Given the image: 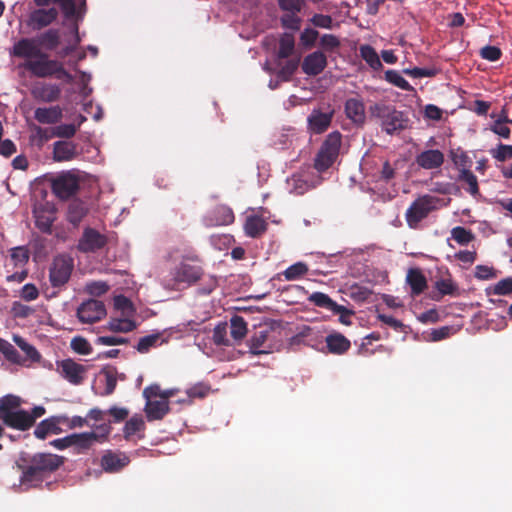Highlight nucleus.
Here are the masks:
<instances>
[{
	"mask_svg": "<svg viewBox=\"0 0 512 512\" xmlns=\"http://www.w3.org/2000/svg\"><path fill=\"white\" fill-rule=\"evenodd\" d=\"M61 44V31L49 28L33 38H21L12 47V55L25 59L23 67L38 78L55 77L72 83L74 77L64 68L62 62L51 59L43 51H55Z\"/></svg>",
	"mask_w": 512,
	"mask_h": 512,
	"instance_id": "1",
	"label": "nucleus"
},
{
	"mask_svg": "<svg viewBox=\"0 0 512 512\" xmlns=\"http://www.w3.org/2000/svg\"><path fill=\"white\" fill-rule=\"evenodd\" d=\"M21 460L23 463H18V468L22 471L20 481L31 487L41 484L64 463V457L51 453H36Z\"/></svg>",
	"mask_w": 512,
	"mask_h": 512,
	"instance_id": "2",
	"label": "nucleus"
},
{
	"mask_svg": "<svg viewBox=\"0 0 512 512\" xmlns=\"http://www.w3.org/2000/svg\"><path fill=\"white\" fill-rule=\"evenodd\" d=\"M36 7H55L58 5L64 15V18L70 22V32L73 35V40L66 46L62 47L57 55L59 58H65L72 54L81 42L79 35V22H81L86 13V1L82 0L79 6L76 5L74 0H33Z\"/></svg>",
	"mask_w": 512,
	"mask_h": 512,
	"instance_id": "3",
	"label": "nucleus"
},
{
	"mask_svg": "<svg viewBox=\"0 0 512 512\" xmlns=\"http://www.w3.org/2000/svg\"><path fill=\"white\" fill-rule=\"evenodd\" d=\"M371 117L380 122V126L387 134L402 131L407 127L408 119L402 111L392 105L375 103L369 107Z\"/></svg>",
	"mask_w": 512,
	"mask_h": 512,
	"instance_id": "4",
	"label": "nucleus"
},
{
	"mask_svg": "<svg viewBox=\"0 0 512 512\" xmlns=\"http://www.w3.org/2000/svg\"><path fill=\"white\" fill-rule=\"evenodd\" d=\"M22 399L19 396L8 394L0 398V420L4 425L19 430L27 426L26 411L20 409Z\"/></svg>",
	"mask_w": 512,
	"mask_h": 512,
	"instance_id": "5",
	"label": "nucleus"
},
{
	"mask_svg": "<svg viewBox=\"0 0 512 512\" xmlns=\"http://www.w3.org/2000/svg\"><path fill=\"white\" fill-rule=\"evenodd\" d=\"M342 143V135L338 131L328 134L322 143L314 162V167L319 172L329 169L338 158Z\"/></svg>",
	"mask_w": 512,
	"mask_h": 512,
	"instance_id": "6",
	"label": "nucleus"
},
{
	"mask_svg": "<svg viewBox=\"0 0 512 512\" xmlns=\"http://www.w3.org/2000/svg\"><path fill=\"white\" fill-rule=\"evenodd\" d=\"M74 260L66 254L54 257L49 268V281L53 288H63L71 278Z\"/></svg>",
	"mask_w": 512,
	"mask_h": 512,
	"instance_id": "7",
	"label": "nucleus"
},
{
	"mask_svg": "<svg viewBox=\"0 0 512 512\" xmlns=\"http://www.w3.org/2000/svg\"><path fill=\"white\" fill-rule=\"evenodd\" d=\"M439 199L431 195H423L412 202L405 213V218L410 228H416L430 212L436 209Z\"/></svg>",
	"mask_w": 512,
	"mask_h": 512,
	"instance_id": "8",
	"label": "nucleus"
},
{
	"mask_svg": "<svg viewBox=\"0 0 512 512\" xmlns=\"http://www.w3.org/2000/svg\"><path fill=\"white\" fill-rule=\"evenodd\" d=\"M279 334L275 329L269 326H260L249 339V348L252 354H267L272 352L278 343Z\"/></svg>",
	"mask_w": 512,
	"mask_h": 512,
	"instance_id": "9",
	"label": "nucleus"
},
{
	"mask_svg": "<svg viewBox=\"0 0 512 512\" xmlns=\"http://www.w3.org/2000/svg\"><path fill=\"white\" fill-rule=\"evenodd\" d=\"M80 188L79 179L71 172H64L52 179V192L61 200L74 196Z\"/></svg>",
	"mask_w": 512,
	"mask_h": 512,
	"instance_id": "10",
	"label": "nucleus"
},
{
	"mask_svg": "<svg viewBox=\"0 0 512 512\" xmlns=\"http://www.w3.org/2000/svg\"><path fill=\"white\" fill-rule=\"evenodd\" d=\"M59 17L56 7H37L28 15L27 26L33 31H41L52 25Z\"/></svg>",
	"mask_w": 512,
	"mask_h": 512,
	"instance_id": "11",
	"label": "nucleus"
},
{
	"mask_svg": "<svg viewBox=\"0 0 512 512\" xmlns=\"http://www.w3.org/2000/svg\"><path fill=\"white\" fill-rule=\"evenodd\" d=\"M107 243L108 238L105 234L94 228L86 227L78 241L77 249L84 253H93L104 248Z\"/></svg>",
	"mask_w": 512,
	"mask_h": 512,
	"instance_id": "12",
	"label": "nucleus"
},
{
	"mask_svg": "<svg viewBox=\"0 0 512 512\" xmlns=\"http://www.w3.org/2000/svg\"><path fill=\"white\" fill-rule=\"evenodd\" d=\"M33 99L40 103H54L60 100L62 87L52 82H36L30 90Z\"/></svg>",
	"mask_w": 512,
	"mask_h": 512,
	"instance_id": "13",
	"label": "nucleus"
},
{
	"mask_svg": "<svg viewBox=\"0 0 512 512\" xmlns=\"http://www.w3.org/2000/svg\"><path fill=\"white\" fill-rule=\"evenodd\" d=\"M56 365L59 374L69 383L80 385L84 381L87 372V368L84 365L70 358L57 361Z\"/></svg>",
	"mask_w": 512,
	"mask_h": 512,
	"instance_id": "14",
	"label": "nucleus"
},
{
	"mask_svg": "<svg viewBox=\"0 0 512 512\" xmlns=\"http://www.w3.org/2000/svg\"><path fill=\"white\" fill-rule=\"evenodd\" d=\"M106 316V308L102 301L89 299L77 309V317L82 323H95Z\"/></svg>",
	"mask_w": 512,
	"mask_h": 512,
	"instance_id": "15",
	"label": "nucleus"
},
{
	"mask_svg": "<svg viewBox=\"0 0 512 512\" xmlns=\"http://www.w3.org/2000/svg\"><path fill=\"white\" fill-rule=\"evenodd\" d=\"M33 215L36 227L43 233L50 234L55 221V208L49 203L34 206Z\"/></svg>",
	"mask_w": 512,
	"mask_h": 512,
	"instance_id": "16",
	"label": "nucleus"
},
{
	"mask_svg": "<svg viewBox=\"0 0 512 512\" xmlns=\"http://www.w3.org/2000/svg\"><path fill=\"white\" fill-rule=\"evenodd\" d=\"M130 463V458L125 452L106 450L101 457L100 465L107 473L120 472Z\"/></svg>",
	"mask_w": 512,
	"mask_h": 512,
	"instance_id": "17",
	"label": "nucleus"
},
{
	"mask_svg": "<svg viewBox=\"0 0 512 512\" xmlns=\"http://www.w3.org/2000/svg\"><path fill=\"white\" fill-rule=\"evenodd\" d=\"M346 117L357 127H362L366 122L365 104L361 97L348 98L344 103Z\"/></svg>",
	"mask_w": 512,
	"mask_h": 512,
	"instance_id": "18",
	"label": "nucleus"
},
{
	"mask_svg": "<svg viewBox=\"0 0 512 512\" xmlns=\"http://www.w3.org/2000/svg\"><path fill=\"white\" fill-rule=\"evenodd\" d=\"M235 216L233 210L227 205H217L204 218V223L208 227L230 225L234 222Z\"/></svg>",
	"mask_w": 512,
	"mask_h": 512,
	"instance_id": "19",
	"label": "nucleus"
},
{
	"mask_svg": "<svg viewBox=\"0 0 512 512\" xmlns=\"http://www.w3.org/2000/svg\"><path fill=\"white\" fill-rule=\"evenodd\" d=\"M68 421L67 416H51L42 420L34 430V436L38 439H45L49 434H60L62 429L61 424H65Z\"/></svg>",
	"mask_w": 512,
	"mask_h": 512,
	"instance_id": "20",
	"label": "nucleus"
},
{
	"mask_svg": "<svg viewBox=\"0 0 512 512\" xmlns=\"http://www.w3.org/2000/svg\"><path fill=\"white\" fill-rule=\"evenodd\" d=\"M203 275V270L199 265H191L184 261L176 267L174 279L178 283H187L189 285L197 282Z\"/></svg>",
	"mask_w": 512,
	"mask_h": 512,
	"instance_id": "21",
	"label": "nucleus"
},
{
	"mask_svg": "<svg viewBox=\"0 0 512 512\" xmlns=\"http://www.w3.org/2000/svg\"><path fill=\"white\" fill-rule=\"evenodd\" d=\"M327 66V57L322 51H315L308 54L301 65L302 71L309 76H317Z\"/></svg>",
	"mask_w": 512,
	"mask_h": 512,
	"instance_id": "22",
	"label": "nucleus"
},
{
	"mask_svg": "<svg viewBox=\"0 0 512 512\" xmlns=\"http://www.w3.org/2000/svg\"><path fill=\"white\" fill-rule=\"evenodd\" d=\"M63 118V109L59 105L38 107L34 110V119L40 124L54 125Z\"/></svg>",
	"mask_w": 512,
	"mask_h": 512,
	"instance_id": "23",
	"label": "nucleus"
},
{
	"mask_svg": "<svg viewBox=\"0 0 512 512\" xmlns=\"http://www.w3.org/2000/svg\"><path fill=\"white\" fill-rule=\"evenodd\" d=\"M416 163L426 170L438 169L444 163V154L438 149L425 150L417 155Z\"/></svg>",
	"mask_w": 512,
	"mask_h": 512,
	"instance_id": "24",
	"label": "nucleus"
},
{
	"mask_svg": "<svg viewBox=\"0 0 512 512\" xmlns=\"http://www.w3.org/2000/svg\"><path fill=\"white\" fill-rule=\"evenodd\" d=\"M77 145L71 141H56L53 144V159L56 162H67L77 158Z\"/></svg>",
	"mask_w": 512,
	"mask_h": 512,
	"instance_id": "25",
	"label": "nucleus"
},
{
	"mask_svg": "<svg viewBox=\"0 0 512 512\" xmlns=\"http://www.w3.org/2000/svg\"><path fill=\"white\" fill-rule=\"evenodd\" d=\"M333 118V112L313 110L308 116L309 129L315 134H321L328 129Z\"/></svg>",
	"mask_w": 512,
	"mask_h": 512,
	"instance_id": "26",
	"label": "nucleus"
},
{
	"mask_svg": "<svg viewBox=\"0 0 512 512\" xmlns=\"http://www.w3.org/2000/svg\"><path fill=\"white\" fill-rule=\"evenodd\" d=\"M170 411L169 402L162 400H149L145 405L146 417L149 421L161 420Z\"/></svg>",
	"mask_w": 512,
	"mask_h": 512,
	"instance_id": "27",
	"label": "nucleus"
},
{
	"mask_svg": "<svg viewBox=\"0 0 512 512\" xmlns=\"http://www.w3.org/2000/svg\"><path fill=\"white\" fill-rule=\"evenodd\" d=\"M325 341L328 351L336 355L344 354L351 347L350 341L341 333L329 334Z\"/></svg>",
	"mask_w": 512,
	"mask_h": 512,
	"instance_id": "28",
	"label": "nucleus"
},
{
	"mask_svg": "<svg viewBox=\"0 0 512 512\" xmlns=\"http://www.w3.org/2000/svg\"><path fill=\"white\" fill-rule=\"evenodd\" d=\"M406 281L411 288V294L414 296L420 295L427 288V280L420 269H409Z\"/></svg>",
	"mask_w": 512,
	"mask_h": 512,
	"instance_id": "29",
	"label": "nucleus"
},
{
	"mask_svg": "<svg viewBox=\"0 0 512 512\" xmlns=\"http://www.w3.org/2000/svg\"><path fill=\"white\" fill-rule=\"evenodd\" d=\"M95 444V436L90 432L73 433L72 434V447L75 449V453H85Z\"/></svg>",
	"mask_w": 512,
	"mask_h": 512,
	"instance_id": "30",
	"label": "nucleus"
},
{
	"mask_svg": "<svg viewBox=\"0 0 512 512\" xmlns=\"http://www.w3.org/2000/svg\"><path fill=\"white\" fill-rule=\"evenodd\" d=\"M309 302L320 308H325L331 312H340L344 310V306L337 304L327 294L322 292H314L308 297Z\"/></svg>",
	"mask_w": 512,
	"mask_h": 512,
	"instance_id": "31",
	"label": "nucleus"
},
{
	"mask_svg": "<svg viewBox=\"0 0 512 512\" xmlns=\"http://www.w3.org/2000/svg\"><path fill=\"white\" fill-rule=\"evenodd\" d=\"M457 181L462 183L463 188L476 197L479 195V185L476 175L470 169H461Z\"/></svg>",
	"mask_w": 512,
	"mask_h": 512,
	"instance_id": "32",
	"label": "nucleus"
},
{
	"mask_svg": "<svg viewBox=\"0 0 512 512\" xmlns=\"http://www.w3.org/2000/svg\"><path fill=\"white\" fill-rule=\"evenodd\" d=\"M244 230L249 237L257 238L267 230V223L259 216H249L246 218Z\"/></svg>",
	"mask_w": 512,
	"mask_h": 512,
	"instance_id": "33",
	"label": "nucleus"
},
{
	"mask_svg": "<svg viewBox=\"0 0 512 512\" xmlns=\"http://www.w3.org/2000/svg\"><path fill=\"white\" fill-rule=\"evenodd\" d=\"M87 214L85 204L79 200L72 201L68 206L67 220L77 226Z\"/></svg>",
	"mask_w": 512,
	"mask_h": 512,
	"instance_id": "34",
	"label": "nucleus"
},
{
	"mask_svg": "<svg viewBox=\"0 0 512 512\" xmlns=\"http://www.w3.org/2000/svg\"><path fill=\"white\" fill-rule=\"evenodd\" d=\"M100 374L105 378V390L103 395H111L115 391L117 385L118 371L116 367L111 365L105 366L102 368Z\"/></svg>",
	"mask_w": 512,
	"mask_h": 512,
	"instance_id": "35",
	"label": "nucleus"
},
{
	"mask_svg": "<svg viewBox=\"0 0 512 512\" xmlns=\"http://www.w3.org/2000/svg\"><path fill=\"white\" fill-rule=\"evenodd\" d=\"M0 352L11 363L22 365L25 362V359L18 353L15 347L2 338H0Z\"/></svg>",
	"mask_w": 512,
	"mask_h": 512,
	"instance_id": "36",
	"label": "nucleus"
},
{
	"mask_svg": "<svg viewBox=\"0 0 512 512\" xmlns=\"http://www.w3.org/2000/svg\"><path fill=\"white\" fill-rule=\"evenodd\" d=\"M13 341L25 353V361L30 360L32 362H38L40 360V353L33 345L29 344L24 338L18 335H14Z\"/></svg>",
	"mask_w": 512,
	"mask_h": 512,
	"instance_id": "37",
	"label": "nucleus"
},
{
	"mask_svg": "<svg viewBox=\"0 0 512 512\" xmlns=\"http://www.w3.org/2000/svg\"><path fill=\"white\" fill-rule=\"evenodd\" d=\"M295 48L294 36L290 33H284L279 40V49L277 56L280 59H286L292 55Z\"/></svg>",
	"mask_w": 512,
	"mask_h": 512,
	"instance_id": "38",
	"label": "nucleus"
},
{
	"mask_svg": "<svg viewBox=\"0 0 512 512\" xmlns=\"http://www.w3.org/2000/svg\"><path fill=\"white\" fill-rule=\"evenodd\" d=\"M360 55L372 69L379 70L382 68V62L372 46L362 45Z\"/></svg>",
	"mask_w": 512,
	"mask_h": 512,
	"instance_id": "39",
	"label": "nucleus"
},
{
	"mask_svg": "<svg viewBox=\"0 0 512 512\" xmlns=\"http://www.w3.org/2000/svg\"><path fill=\"white\" fill-rule=\"evenodd\" d=\"M231 336L239 341L247 334V323L242 316L234 315L230 320Z\"/></svg>",
	"mask_w": 512,
	"mask_h": 512,
	"instance_id": "40",
	"label": "nucleus"
},
{
	"mask_svg": "<svg viewBox=\"0 0 512 512\" xmlns=\"http://www.w3.org/2000/svg\"><path fill=\"white\" fill-rule=\"evenodd\" d=\"M309 271V268L304 262H297L291 266H289L284 272L283 276L287 281H294L300 279L304 275H306Z\"/></svg>",
	"mask_w": 512,
	"mask_h": 512,
	"instance_id": "41",
	"label": "nucleus"
},
{
	"mask_svg": "<svg viewBox=\"0 0 512 512\" xmlns=\"http://www.w3.org/2000/svg\"><path fill=\"white\" fill-rule=\"evenodd\" d=\"M385 80L404 91H414L410 83L396 70H387L385 72Z\"/></svg>",
	"mask_w": 512,
	"mask_h": 512,
	"instance_id": "42",
	"label": "nucleus"
},
{
	"mask_svg": "<svg viewBox=\"0 0 512 512\" xmlns=\"http://www.w3.org/2000/svg\"><path fill=\"white\" fill-rule=\"evenodd\" d=\"M451 237L459 245H467L475 239V235L471 230L462 226H456L451 230Z\"/></svg>",
	"mask_w": 512,
	"mask_h": 512,
	"instance_id": "43",
	"label": "nucleus"
},
{
	"mask_svg": "<svg viewBox=\"0 0 512 512\" xmlns=\"http://www.w3.org/2000/svg\"><path fill=\"white\" fill-rule=\"evenodd\" d=\"M145 423L141 417L133 416L130 418L123 428L124 438L129 440L135 433L143 430Z\"/></svg>",
	"mask_w": 512,
	"mask_h": 512,
	"instance_id": "44",
	"label": "nucleus"
},
{
	"mask_svg": "<svg viewBox=\"0 0 512 512\" xmlns=\"http://www.w3.org/2000/svg\"><path fill=\"white\" fill-rule=\"evenodd\" d=\"M136 328L134 321L130 319H112L108 323V329L112 332L128 333Z\"/></svg>",
	"mask_w": 512,
	"mask_h": 512,
	"instance_id": "45",
	"label": "nucleus"
},
{
	"mask_svg": "<svg viewBox=\"0 0 512 512\" xmlns=\"http://www.w3.org/2000/svg\"><path fill=\"white\" fill-rule=\"evenodd\" d=\"M487 295H509L512 293V276L504 278L486 289Z\"/></svg>",
	"mask_w": 512,
	"mask_h": 512,
	"instance_id": "46",
	"label": "nucleus"
},
{
	"mask_svg": "<svg viewBox=\"0 0 512 512\" xmlns=\"http://www.w3.org/2000/svg\"><path fill=\"white\" fill-rule=\"evenodd\" d=\"M213 343L217 346H229L230 340L227 338V323H219L213 329Z\"/></svg>",
	"mask_w": 512,
	"mask_h": 512,
	"instance_id": "47",
	"label": "nucleus"
},
{
	"mask_svg": "<svg viewBox=\"0 0 512 512\" xmlns=\"http://www.w3.org/2000/svg\"><path fill=\"white\" fill-rule=\"evenodd\" d=\"M71 349L80 355H89L92 352V346L90 343L81 336H76L72 338L70 343Z\"/></svg>",
	"mask_w": 512,
	"mask_h": 512,
	"instance_id": "48",
	"label": "nucleus"
},
{
	"mask_svg": "<svg viewBox=\"0 0 512 512\" xmlns=\"http://www.w3.org/2000/svg\"><path fill=\"white\" fill-rule=\"evenodd\" d=\"M78 130L76 124H60L52 129V136L58 138H72Z\"/></svg>",
	"mask_w": 512,
	"mask_h": 512,
	"instance_id": "49",
	"label": "nucleus"
},
{
	"mask_svg": "<svg viewBox=\"0 0 512 512\" xmlns=\"http://www.w3.org/2000/svg\"><path fill=\"white\" fill-rule=\"evenodd\" d=\"M94 430L90 431L95 436V442L102 444L108 440V437L112 431V427L110 423H102L100 425L94 426Z\"/></svg>",
	"mask_w": 512,
	"mask_h": 512,
	"instance_id": "50",
	"label": "nucleus"
},
{
	"mask_svg": "<svg viewBox=\"0 0 512 512\" xmlns=\"http://www.w3.org/2000/svg\"><path fill=\"white\" fill-rule=\"evenodd\" d=\"M160 338L159 334H151L139 339L136 349L140 353H147L154 347Z\"/></svg>",
	"mask_w": 512,
	"mask_h": 512,
	"instance_id": "51",
	"label": "nucleus"
},
{
	"mask_svg": "<svg viewBox=\"0 0 512 512\" xmlns=\"http://www.w3.org/2000/svg\"><path fill=\"white\" fill-rule=\"evenodd\" d=\"M299 66V59L288 60L280 69L279 77L285 81H289Z\"/></svg>",
	"mask_w": 512,
	"mask_h": 512,
	"instance_id": "52",
	"label": "nucleus"
},
{
	"mask_svg": "<svg viewBox=\"0 0 512 512\" xmlns=\"http://www.w3.org/2000/svg\"><path fill=\"white\" fill-rule=\"evenodd\" d=\"M436 288L441 295H455L458 291V286L451 279H441L436 282Z\"/></svg>",
	"mask_w": 512,
	"mask_h": 512,
	"instance_id": "53",
	"label": "nucleus"
},
{
	"mask_svg": "<svg viewBox=\"0 0 512 512\" xmlns=\"http://www.w3.org/2000/svg\"><path fill=\"white\" fill-rule=\"evenodd\" d=\"M318 36L319 32L317 30L305 28L300 35V41L304 47L311 48L315 45Z\"/></svg>",
	"mask_w": 512,
	"mask_h": 512,
	"instance_id": "54",
	"label": "nucleus"
},
{
	"mask_svg": "<svg viewBox=\"0 0 512 512\" xmlns=\"http://www.w3.org/2000/svg\"><path fill=\"white\" fill-rule=\"evenodd\" d=\"M480 56L488 61H498L502 56V51L496 46L487 45L481 48Z\"/></svg>",
	"mask_w": 512,
	"mask_h": 512,
	"instance_id": "55",
	"label": "nucleus"
},
{
	"mask_svg": "<svg viewBox=\"0 0 512 512\" xmlns=\"http://www.w3.org/2000/svg\"><path fill=\"white\" fill-rule=\"evenodd\" d=\"M11 259L13 260L15 265H24L29 260V252L23 246L12 248Z\"/></svg>",
	"mask_w": 512,
	"mask_h": 512,
	"instance_id": "56",
	"label": "nucleus"
},
{
	"mask_svg": "<svg viewBox=\"0 0 512 512\" xmlns=\"http://www.w3.org/2000/svg\"><path fill=\"white\" fill-rule=\"evenodd\" d=\"M85 290L92 296H101L109 290V286L102 281H93L86 284Z\"/></svg>",
	"mask_w": 512,
	"mask_h": 512,
	"instance_id": "57",
	"label": "nucleus"
},
{
	"mask_svg": "<svg viewBox=\"0 0 512 512\" xmlns=\"http://www.w3.org/2000/svg\"><path fill=\"white\" fill-rule=\"evenodd\" d=\"M310 22L319 28L324 29H332L333 28V19L330 15L324 14H314L310 19Z\"/></svg>",
	"mask_w": 512,
	"mask_h": 512,
	"instance_id": "58",
	"label": "nucleus"
},
{
	"mask_svg": "<svg viewBox=\"0 0 512 512\" xmlns=\"http://www.w3.org/2000/svg\"><path fill=\"white\" fill-rule=\"evenodd\" d=\"M320 46L326 51H333L340 46V40L333 34H324L320 38Z\"/></svg>",
	"mask_w": 512,
	"mask_h": 512,
	"instance_id": "59",
	"label": "nucleus"
},
{
	"mask_svg": "<svg viewBox=\"0 0 512 512\" xmlns=\"http://www.w3.org/2000/svg\"><path fill=\"white\" fill-rule=\"evenodd\" d=\"M474 276L479 280H489L496 277V271L493 267L477 265L475 267Z\"/></svg>",
	"mask_w": 512,
	"mask_h": 512,
	"instance_id": "60",
	"label": "nucleus"
},
{
	"mask_svg": "<svg viewBox=\"0 0 512 512\" xmlns=\"http://www.w3.org/2000/svg\"><path fill=\"white\" fill-rule=\"evenodd\" d=\"M301 19L296 16V13H288L281 17V24L283 27L291 30H299Z\"/></svg>",
	"mask_w": 512,
	"mask_h": 512,
	"instance_id": "61",
	"label": "nucleus"
},
{
	"mask_svg": "<svg viewBox=\"0 0 512 512\" xmlns=\"http://www.w3.org/2000/svg\"><path fill=\"white\" fill-rule=\"evenodd\" d=\"M492 155L498 161H505L512 158V146L500 143L496 151L492 152Z\"/></svg>",
	"mask_w": 512,
	"mask_h": 512,
	"instance_id": "62",
	"label": "nucleus"
},
{
	"mask_svg": "<svg viewBox=\"0 0 512 512\" xmlns=\"http://www.w3.org/2000/svg\"><path fill=\"white\" fill-rule=\"evenodd\" d=\"M279 7L287 12L298 13L302 9V0H278Z\"/></svg>",
	"mask_w": 512,
	"mask_h": 512,
	"instance_id": "63",
	"label": "nucleus"
},
{
	"mask_svg": "<svg viewBox=\"0 0 512 512\" xmlns=\"http://www.w3.org/2000/svg\"><path fill=\"white\" fill-rule=\"evenodd\" d=\"M128 339L124 337L117 336H99L96 339V344L98 345H106V346H114V345H123L127 344Z\"/></svg>",
	"mask_w": 512,
	"mask_h": 512,
	"instance_id": "64",
	"label": "nucleus"
}]
</instances>
